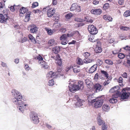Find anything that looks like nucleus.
Here are the masks:
<instances>
[{
	"mask_svg": "<svg viewBox=\"0 0 130 130\" xmlns=\"http://www.w3.org/2000/svg\"><path fill=\"white\" fill-rule=\"evenodd\" d=\"M91 12L92 14H100L102 12V10L99 9H94L91 10Z\"/></svg>",
	"mask_w": 130,
	"mask_h": 130,
	"instance_id": "2eb2a0df",
	"label": "nucleus"
},
{
	"mask_svg": "<svg viewBox=\"0 0 130 130\" xmlns=\"http://www.w3.org/2000/svg\"><path fill=\"white\" fill-rule=\"evenodd\" d=\"M99 3V1L97 0H94L93 1V4L94 5H96Z\"/></svg>",
	"mask_w": 130,
	"mask_h": 130,
	"instance_id": "e2e57ef3",
	"label": "nucleus"
},
{
	"mask_svg": "<svg viewBox=\"0 0 130 130\" xmlns=\"http://www.w3.org/2000/svg\"><path fill=\"white\" fill-rule=\"evenodd\" d=\"M30 32L32 33H36L38 29L36 26L35 25H32L30 26Z\"/></svg>",
	"mask_w": 130,
	"mask_h": 130,
	"instance_id": "a211bd4d",
	"label": "nucleus"
},
{
	"mask_svg": "<svg viewBox=\"0 0 130 130\" xmlns=\"http://www.w3.org/2000/svg\"><path fill=\"white\" fill-rule=\"evenodd\" d=\"M122 90V93L121 96V99L123 100L127 99L129 97H130V93L129 92H123Z\"/></svg>",
	"mask_w": 130,
	"mask_h": 130,
	"instance_id": "9b49d317",
	"label": "nucleus"
},
{
	"mask_svg": "<svg viewBox=\"0 0 130 130\" xmlns=\"http://www.w3.org/2000/svg\"><path fill=\"white\" fill-rule=\"evenodd\" d=\"M41 66L44 68L47 69L48 68V66L47 65V64L44 61L40 64Z\"/></svg>",
	"mask_w": 130,
	"mask_h": 130,
	"instance_id": "c85d7f7f",
	"label": "nucleus"
},
{
	"mask_svg": "<svg viewBox=\"0 0 130 130\" xmlns=\"http://www.w3.org/2000/svg\"><path fill=\"white\" fill-rule=\"evenodd\" d=\"M12 96L14 97L12 101L14 104L17 105L18 109L20 111L23 113L27 105L23 101H21L22 95L19 91L13 89L11 91Z\"/></svg>",
	"mask_w": 130,
	"mask_h": 130,
	"instance_id": "f257e3e1",
	"label": "nucleus"
},
{
	"mask_svg": "<svg viewBox=\"0 0 130 130\" xmlns=\"http://www.w3.org/2000/svg\"><path fill=\"white\" fill-rule=\"evenodd\" d=\"M88 30L89 33L92 35H95L98 32L96 27L92 25H89L88 27Z\"/></svg>",
	"mask_w": 130,
	"mask_h": 130,
	"instance_id": "423d86ee",
	"label": "nucleus"
},
{
	"mask_svg": "<svg viewBox=\"0 0 130 130\" xmlns=\"http://www.w3.org/2000/svg\"><path fill=\"white\" fill-rule=\"evenodd\" d=\"M55 75L57 77H59L63 75L62 72L61 71V69H58L57 72H55Z\"/></svg>",
	"mask_w": 130,
	"mask_h": 130,
	"instance_id": "5701e85b",
	"label": "nucleus"
},
{
	"mask_svg": "<svg viewBox=\"0 0 130 130\" xmlns=\"http://www.w3.org/2000/svg\"><path fill=\"white\" fill-rule=\"evenodd\" d=\"M73 100L74 101H77L75 103V106L76 108L82 106L83 105V103L84 102L83 100L80 99L78 95L75 96L73 98Z\"/></svg>",
	"mask_w": 130,
	"mask_h": 130,
	"instance_id": "20e7f679",
	"label": "nucleus"
},
{
	"mask_svg": "<svg viewBox=\"0 0 130 130\" xmlns=\"http://www.w3.org/2000/svg\"><path fill=\"white\" fill-rule=\"evenodd\" d=\"M108 42L110 43H111L114 42L115 40L113 38H111L110 39H109L107 40Z\"/></svg>",
	"mask_w": 130,
	"mask_h": 130,
	"instance_id": "6e6d98bb",
	"label": "nucleus"
},
{
	"mask_svg": "<svg viewBox=\"0 0 130 130\" xmlns=\"http://www.w3.org/2000/svg\"><path fill=\"white\" fill-rule=\"evenodd\" d=\"M94 88L95 89V92H97L102 91L103 88L102 86L100 84L98 83L95 84L94 86Z\"/></svg>",
	"mask_w": 130,
	"mask_h": 130,
	"instance_id": "f8f14e48",
	"label": "nucleus"
},
{
	"mask_svg": "<svg viewBox=\"0 0 130 130\" xmlns=\"http://www.w3.org/2000/svg\"><path fill=\"white\" fill-rule=\"evenodd\" d=\"M30 118L32 122L34 124H38L39 122V119L37 114L33 112L30 115Z\"/></svg>",
	"mask_w": 130,
	"mask_h": 130,
	"instance_id": "0eeeda50",
	"label": "nucleus"
},
{
	"mask_svg": "<svg viewBox=\"0 0 130 130\" xmlns=\"http://www.w3.org/2000/svg\"><path fill=\"white\" fill-rule=\"evenodd\" d=\"M97 120L98 123L99 125H102L105 124L104 121L102 120L101 117L100 116L97 117Z\"/></svg>",
	"mask_w": 130,
	"mask_h": 130,
	"instance_id": "dca6fc26",
	"label": "nucleus"
},
{
	"mask_svg": "<svg viewBox=\"0 0 130 130\" xmlns=\"http://www.w3.org/2000/svg\"><path fill=\"white\" fill-rule=\"evenodd\" d=\"M30 19V18H27L26 17H25V18L24 19L25 22H28Z\"/></svg>",
	"mask_w": 130,
	"mask_h": 130,
	"instance_id": "338daca9",
	"label": "nucleus"
},
{
	"mask_svg": "<svg viewBox=\"0 0 130 130\" xmlns=\"http://www.w3.org/2000/svg\"><path fill=\"white\" fill-rule=\"evenodd\" d=\"M93 35H90L89 38L88 39V40L90 41H92V40L94 38Z\"/></svg>",
	"mask_w": 130,
	"mask_h": 130,
	"instance_id": "69168bd1",
	"label": "nucleus"
},
{
	"mask_svg": "<svg viewBox=\"0 0 130 130\" xmlns=\"http://www.w3.org/2000/svg\"><path fill=\"white\" fill-rule=\"evenodd\" d=\"M101 73L107 79H108L109 77V75L107 72L103 70L101 71Z\"/></svg>",
	"mask_w": 130,
	"mask_h": 130,
	"instance_id": "7c9ffc66",
	"label": "nucleus"
},
{
	"mask_svg": "<svg viewBox=\"0 0 130 130\" xmlns=\"http://www.w3.org/2000/svg\"><path fill=\"white\" fill-rule=\"evenodd\" d=\"M88 97V101L91 103H95L94 107L96 108L100 107L103 102L104 97H98L94 99L92 95H89Z\"/></svg>",
	"mask_w": 130,
	"mask_h": 130,
	"instance_id": "f03ea898",
	"label": "nucleus"
},
{
	"mask_svg": "<svg viewBox=\"0 0 130 130\" xmlns=\"http://www.w3.org/2000/svg\"><path fill=\"white\" fill-rule=\"evenodd\" d=\"M31 12H29L28 13H26L25 17H26L27 18H30V15Z\"/></svg>",
	"mask_w": 130,
	"mask_h": 130,
	"instance_id": "680f3d73",
	"label": "nucleus"
},
{
	"mask_svg": "<svg viewBox=\"0 0 130 130\" xmlns=\"http://www.w3.org/2000/svg\"><path fill=\"white\" fill-rule=\"evenodd\" d=\"M57 61V63L58 64L59 66H61L62 64V62L61 61V59L60 58L59 59H58Z\"/></svg>",
	"mask_w": 130,
	"mask_h": 130,
	"instance_id": "49530a36",
	"label": "nucleus"
},
{
	"mask_svg": "<svg viewBox=\"0 0 130 130\" xmlns=\"http://www.w3.org/2000/svg\"><path fill=\"white\" fill-rule=\"evenodd\" d=\"M56 9H50L47 11V14L48 17L50 18L52 17L55 13Z\"/></svg>",
	"mask_w": 130,
	"mask_h": 130,
	"instance_id": "ddd939ff",
	"label": "nucleus"
},
{
	"mask_svg": "<svg viewBox=\"0 0 130 130\" xmlns=\"http://www.w3.org/2000/svg\"><path fill=\"white\" fill-rule=\"evenodd\" d=\"M46 77L47 78H55L57 77L55 73V72H53L52 71L49 72L46 75Z\"/></svg>",
	"mask_w": 130,
	"mask_h": 130,
	"instance_id": "4468645a",
	"label": "nucleus"
},
{
	"mask_svg": "<svg viewBox=\"0 0 130 130\" xmlns=\"http://www.w3.org/2000/svg\"><path fill=\"white\" fill-rule=\"evenodd\" d=\"M45 29L47 32L48 34L49 35H51L53 33V31L51 29L48 28H45Z\"/></svg>",
	"mask_w": 130,
	"mask_h": 130,
	"instance_id": "473e14b6",
	"label": "nucleus"
},
{
	"mask_svg": "<svg viewBox=\"0 0 130 130\" xmlns=\"http://www.w3.org/2000/svg\"><path fill=\"white\" fill-rule=\"evenodd\" d=\"M123 78L121 77H120L118 80V82L119 83L121 84H120V85L121 86L122 85Z\"/></svg>",
	"mask_w": 130,
	"mask_h": 130,
	"instance_id": "603ef678",
	"label": "nucleus"
},
{
	"mask_svg": "<svg viewBox=\"0 0 130 130\" xmlns=\"http://www.w3.org/2000/svg\"><path fill=\"white\" fill-rule=\"evenodd\" d=\"M71 68L72 69V66H71L70 67H67L66 69L65 70L66 72H68Z\"/></svg>",
	"mask_w": 130,
	"mask_h": 130,
	"instance_id": "bf43d9fd",
	"label": "nucleus"
},
{
	"mask_svg": "<svg viewBox=\"0 0 130 130\" xmlns=\"http://www.w3.org/2000/svg\"><path fill=\"white\" fill-rule=\"evenodd\" d=\"M74 20L75 21L77 22H82L84 21L83 19H82L79 18H76L74 19Z\"/></svg>",
	"mask_w": 130,
	"mask_h": 130,
	"instance_id": "864d4df0",
	"label": "nucleus"
},
{
	"mask_svg": "<svg viewBox=\"0 0 130 130\" xmlns=\"http://www.w3.org/2000/svg\"><path fill=\"white\" fill-rule=\"evenodd\" d=\"M105 62L106 63L110 65H111L113 64L112 61L110 60H106Z\"/></svg>",
	"mask_w": 130,
	"mask_h": 130,
	"instance_id": "c03bdc74",
	"label": "nucleus"
},
{
	"mask_svg": "<svg viewBox=\"0 0 130 130\" xmlns=\"http://www.w3.org/2000/svg\"><path fill=\"white\" fill-rule=\"evenodd\" d=\"M72 69L74 72L76 73H79L80 70V67L78 66H72Z\"/></svg>",
	"mask_w": 130,
	"mask_h": 130,
	"instance_id": "f3484780",
	"label": "nucleus"
},
{
	"mask_svg": "<svg viewBox=\"0 0 130 130\" xmlns=\"http://www.w3.org/2000/svg\"><path fill=\"white\" fill-rule=\"evenodd\" d=\"M118 96L113 95V97L109 100V102L111 103H115L117 101V100L116 99V98Z\"/></svg>",
	"mask_w": 130,
	"mask_h": 130,
	"instance_id": "aec40b11",
	"label": "nucleus"
},
{
	"mask_svg": "<svg viewBox=\"0 0 130 130\" xmlns=\"http://www.w3.org/2000/svg\"><path fill=\"white\" fill-rule=\"evenodd\" d=\"M48 44L51 46L55 44V42L54 40L53 39H51L49 40L48 42Z\"/></svg>",
	"mask_w": 130,
	"mask_h": 130,
	"instance_id": "c9c22d12",
	"label": "nucleus"
},
{
	"mask_svg": "<svg viewBox=\"0 0 130 130\" xmlns=\"http://www.w3.org/2000/svg\"><path fill=\"white\" fill-rule=\"evenodd\" d=\"M110 109V107L107 104H104L102 107V109L103 111L105 112L108 111Z\"/></svg>",
	"mask_w": 130,
	"mask_h": 130,
	"instance_id": "b1692460",
	"label": "nucleus"
},
{
	"mask_svg": "<svg viewBox=\"0 0 130 130\" xmlns=\"http://www.w3.org/2000/svg\"><path fill=\"white\" fill-rule=\"evenodd\" d=\"M38 5V3L37 2H34L32 4V8H35Z\"/></svg>",
	"mask_w": 130,
	"mask_h": 130,
	"instance_id": "3c124183",
	"label": "nucleus"
},
{
	"mask_svg": "<svg viewBox=\"0 0 130 130\" xmlns=\"http://www.w3.org/2000/svg\"><path fill=\"white\" fill-rule=\"evenodd\" d=\"M103 18L105 20H108L109 21H111L112 20V18L110 16L107 15H104Z\"/></svg>",
	"mask_w": 130,
	"mask_h": 130,
	"instance_id": "cd10ccee",
	"label": "nucleus"
},
{
	"mask_svg": "<svg viewBox=\"0 0 130 130\" xmlns=\"http://www.w3.org/2000/svg\"><path fill=\"white\" fill-rule=\"evenodd\" d=\"M27 38L26 37H24L23 38L21 39L20 40H19V42H20L23 43L27 41Z\"/></svg>",
	"mask_w": 130,
	"mask_h": 130,
	"instance_id": "58836bf2",
	"label": "nucleus"
},
{
	"mask_svg": "<svg viewBox=\"0 0 130 130\" xmlns=\"http://www.w3.org/2000/svg\"><path fill=\"white\" fill-rule=\"evenodd\" d=\"M85 83L87 85L89 86H90L92 84L91 81L88 79H87L85 80Z\"/></svg>",
	"mask_w": 130,
	"mask_h": 130,
	"instance_id": "f704fd0d",
	"label": "nucleus"
},
{
	"mask_svg": "<svg viewBox=\"0 0 130 130\" xmlns=\"http://www.w3.org/2000/svg\"><path fill=\"white\" fill-rule=\"evenodd\" d=\"M80 7L78 6V7L76 9V10L78 12L80 11H81V9L80 8Z\"/></svg>",
	"mask_w": 130,
	"mask_h": 130,
	"instance_id": "774afa93",
	"label": "nucleus"
},
{
	"mask_svg": "<svg viewBox=\"0 0 130 130\" xmlns=\"http://www.w3.org/2000/svg\"><path fill=\"white\" fill-rule=\"evenodd\" d=\"M69 87L70 91L73 92L76 90L83 89L84 87L83 82L82 81H79L78 82L77 84L70 85Z\"/></svg>",
	"mask_w": 130,
	"mask_h": 130,
	"instance_id": "7ed1b4c3",
	"label": "nucleus"
},
{
	"mask_svg": "<svg viewBox=\"0 0 130 130\" xmlns=\"http://www.w3.org/2000/svg\"><path fill=\"white\" fill-rule=\"evenodd\" d=\"M97 67V65L96 64H94L92 66L90 69L89 70L90 73H92L95 71Z\"/></svg>",
	"mask_w": 130,
	"mask_h": 130,
	"instance_id": "393cba45",
	"label": "nucleus"
},
{
	"mask_svg": "<svg viewBox=\"0 0 130 130\" xmlns=\"http://www.w3.org/2000/svg\"><path fill=\"white\" fill-rule=\"evenodd\" d=\"M73 15V14L71 13H68L65 15L66 19L67 20H68L71 19Z\"/></svg>",
	"mask_w": 130,
	"mask_h": 130,
	"instance_id": "c756f323",
	"label": "nucleus"
},
{
	"mask_svg": "<svg viewBox=\"0 0 130 130\" xmlns=\"http://www.w3.org/2000/svg\"><path fill=\"white\" fill-rule=\"evenodd\" d=\"M60 47L59 46H56L52 48V53L58 54V53L60 51Z\"/></svg>",
	"mask_w": 130,
	"mask_h": 130,
	"instance_id": "412c9836",
	"label": "nucleus"
},
{
	"mask_svg": "<svg viewBox=\"0 0 130 130\" xmlns=\"http://www.w3.org/2000/svg\"><path fill=\"white\" fill-rule=\"evenodd\" d=\"M28 11V9L24 7H22L20 10V12L21 14H23L26 12Z\"/></svg>",
	"mask_w": 130,
	"mask_h": 130,
	"instance_id": "bb28decb",
	"label": "nucleus"
},
{
	"mask_svg": "<svg viewBox=\"0 0 130 130\" xmlns=\"http://www.w3.org/2000/svg\"><path fill=\"white\" fill-rule=\"evenodd\" d=\"M123 15L126 17L130 16V10L126 11L124 12Z\"/></svg>",
	"mask_w": 130,
	"mask_h": 130,
	"instance_id": "72a5a7b5",
	"label": "nucleus"
},
{
	"mask_svg": "<svg viewBox=\"0 0 130 130\" xmlns=\"http://www.w3.org/2000/svg\"><path fill=\"white\" fill-rule=\"evenodd\" d=\"M101 130H107L108 126L105 124L102 125Z\"/></svg>",
	"mask_w": 130,
	"mask_h": 130,
	"instance_id": "37998d69",
	"label": "nucleus"
},
{
	"mask_svg": "<svg viewBox=\"0 0 130 130\" xmlns=\"http://www.w3.org/2000/svg\"><path fill=\"white\" fill-rule=\"evenodd\" d=\"M15 6V5H14L13 6L9 5L8 7L11 11L13 12L15 10L14 7Z\"/></svg>",
	"mask_w": 130,
	"mask_h": 130,
	"instance_id": "09e8293b",
	"label": "nucleus"
},
{
	"mask_svg": "<svg viewBox=\"0 0 130 130\" xmlns=\"http://www.w3.org/2000/svg\"><path fill=\"white\" fill-rule=\"evenodd\" d=\"M118 3L120 5H123L124 3V0H118Z\"/></svg>",
	"mask_w": 130,
	"mask_h": 130,
	"instance_id": "5fc2aeb1",
	"label": "nucleus"
},
{
	"mask_svg": "<svg viewBox=\"0 0 130 130\" xmlns=\"http://www.w3.org/2000/svg\"><path fill=\"white\" fill-rule=\"evenodd\" d=\"M28 37L30 40L32 42L34 43H36V42L35 41V38L32 36L31 34H29L28 36Z\"/></svg>",
	"mask_w": 130,
	"mask_h": 130,
	"instance_id": "2f4dec72",
	"label": "nucleus"
},
{
	"mask_svg": "<svg viewBox=\"0 0 130 130\" xmlns=\"http://www.w3.org/2000/svg\"><path fill=\"white\" fill-rule=\"evenodd\" d=\"M119 87L118 86H116L111 88L110 90V92L111 93H114V95L119 96L120 95V92L118 91Z\"/></svg>",
	"mask_w": 130,
	"mask_h": 130,
	"instance_id": "9d476101",
	"label": "nucleus"
},
{
	"mask_svg": "<svg viewBox=\"0 0 130 130\" xmlns=\"http://www.w3.org/2000/svg\"><path fill=\"white\" fill-rule=\"evenodd\" d=\"M119 52V50H115L112 51V53L113 54L115 55L118 53Z\"/></svg>",
	"mask_w": 130,
	"mask_h": 130,
	"instance_id": "4d7b16f0",
	"label": "nucleus"
},
{
	"mask_svg": "<svg viewBox=\"0 0 130 130\" xmlns=\"http://www.w3.org/2000/svg\"><path fill=\"white\" fill-rule=\"evenodd\" d=\"M78 4L76 3H74L73 4L70 8V10L71 11H73L75 10L78 7Z\"/></svg>",
	"mask_w": 130,
	"mask_h": 130,
	"instance_id": "a878e982",
	"label": "nucleus"
},
{
	"mask_svg": "<svg viewBox=\"0 0 130 130\" xmlns=\"http://www.w3.org/2000/svg\"><path fill=\"white\" fill-rule=\"evenodd\" d=\"M66 30L65 28H62L60 30V32L64 33L65 32Z\"/></svg>",
	"mask_w": 130,
	"mask_h": 130,
	"instance_id": "0e129e2a",
	"label": "nucleus"
},
{
	"mask_svg": "<svg viewBox=\"0 0 130 130\" xmlns=\"http://www.w3.org/2000/svg\"><path fill=\"white\" fill-rule=\"evenodd\" d=\"M34 58L35 59L37 60H38V62L39 64L40 63L44 61L43 57L40 55H38L35 57H34Z\"/></svg>",
	"mask_w": 130,
	"mask_h": 130,
	"instance_id": "4be33fe9",
	"label": "nucleus"
},
{
	"mask_svg": "<svg viewBox=\"0 0 130 130\" xmlns=\"http://www.w3.org/2000/svg\"><path fill=\"white\" fill-rule=\"evenodd\" d=\"M123 48L124 49L126 50L127 51H130V46H126L125 47H123Z\"/></svg>",
	"mask_w": 130,
	"mask_h": 130,
	"instance_id": "13d9d810",
	"label": "nucleus"
},
{
	"mask_svg": "<svg viewBox=\"0 0 130 130\" xmlns=\"http://www.w3.org/2000/svg\"><path fill=\"white\" fill-rule=\"evenodd\" d=\"M8 20V17L7 14L4 15L0 14V22L1 23H5Z\"/></svg>",
	"mask_w": 130,
	"mask_h": 130,
	"instance_id": "1a4fd4ad",
	"label": "nucleus"
},
{
	"mask_svg": "<svg viewBox=\"0 0 130 130\" xmlns=\"http://www.w3.org/2000/svg\"><path fill=\"white\" fill-rule=\"evenodd\" d=\"M70 35L64 34L61 35L60 37V40L61 41V43L63 45L66 44L67 43L66 41L67 40V38L71 36Z\"/></svg>",
	"mask_w": 130,
	"mask_h": 130,
	"instance_id": "39448f33",
	"label": "nucleus"
},
{
	"mask_svg": "<svg viewBox=\"0 0 130 130\" xmlns=\"http://www.w3.org/2000/svg\"><path fill=\"white\" fill-rule=\"evenodd\" d=\"M122 76L123 77L125 78H126L127 77V73L126 72L123 73L122 75Z\"/></svg>",
	"mask_w": 130,
	"mask_h": 130,
	"instance_id": "052dcab7",
	"label": "nucleus"
},
{
	"mask_svg": "<svg viewBox=\"0 0 130 130\" xmlns=\"http://www.w3.org/2000/svg\"><path fill=\"white\" fill-rule=\"evenodd\" d=\"M50 57L52 59H53L56 60H57L58 59H59L60 58V57L59 54L54 53H52Z\"/></svg>",
	"mask_w": 130,
	"mask_h": 130,
	"instance_id": "6ab92c4d",
	"label": "nucleus"
},
{
	"mask_svg": "<svg viewBox=\"0 0 130 130\" xmlns=\"http://www.w3.org/2000/svg\"><path fill=\"white\" fill-rule=\"evenodd\" d=\"M24 65V68L26 71H28L30 70V68L27 64H25Z\"/></svg>",
	"mask_w": 130,
	"mask_h": 130,
	"instance_id": "a19ab883",
	"label": "nucleus"
},
{
	"mask_svg": "<svg viewBox=\"0 0 130 130\" xmlns=\"http://www.w3.org/2000/svg\"><path fill=\"white\" fill-rule=\"evenodd\" d=\"M127 59V63L129 66H130V56L127 55L126 56Z\"/></svg>",
	"mask_w": 130,
	"mask_h": 130,
	"instance_id": "79ce46f5",
	"label": "nucleus"
},
{
	"mask_svg": "<svg viewBox=\"0 0 130 130\" xmlns=\"http://www.w3.org/2000/svg\"><path fill=\"white\" fill-rule=\"evenodd\" d=\"M95 51L96 53H99L102 51L101 48L100 47H97L96 48Z\"/></svg>",
	"mask_w": 130,
	"mask_h": 130,
	"instance_id": "4c0bfd02",
	"label": "nucleus"
},
{
	"mask_svg": "<svg viewBox=\"0 0 130 130\" xmlns=\"http://www.w3.org/2000/svg\"><path fill=\"white\" fill-rule=\"evenodd\" d=\"M118 57L120 59H123L125 57V55L123 53H120L118 54Z\"/></svg>",
	"mask_w": 130,
	"mask_h": 130,
	"instance_id": "8fccbe9b",
	"label": "nucleus"
},
{
	"mask_svg": "<svg viewBox=\"0 0 130 130\" xmlns=\"http://www.w3.org/2000/svg\"><path fill=\"white\" fill-rule=\"evenodd\" d=\"M83 55L85 57V58L83 60L84 62L86 63H88L93 61V60H92L88 59L90 55V54L89 53L86 52Z\"/></svg>",
	"mask_w": 130,
	"mask_h": 130,
	"instance_id": "6e6552de",
	"label": "nucleus"
},
{
	"mask_svg": "<svg viewBox=\"0 0 130 130\" xmlns=\"http://www.w3.org/2000/svg\"><path fill=\"white\" fill-rule=\"evenodd\" d=\"M42 10L41 8L39 9L34 10L33 11V12L35 13H40L41 11Z\"/></svg>",
	"mask_w": 130,
	"mask_h": 130,
	"instance_id": "a18cd8bd",
	"label": "nucleus"
},
{
	"mask_svg": "<svg viewBox=\"0 0 130 130\" xmlns=\"http://www.w3.org/2000/svg\"><path fill=\"white\" fill-rule=\"evenodd\" d=\"M54 80L53 79H52L49 81L48 85L50 86H52L54 85Z\"/></svg>",
	"mask_w": 130,
	"mask_h": 130,
	"instance_id": "ea45409f",
	"label": "nucleus"
},
{
	"mask_svg": "<svg viewBox=\"0 0 130 130\" xmlns=\"http://www.w3.org/2000/svg\"><path fill=\"white\" fill-rule=\"evenodd\" d=\"M77 63L78 64L82 65L83 64V62L81 59L78 58L77 60Z\"/></svg>",
	"mask_w": 130,
	"mask_h": 130,
	"instance_id": "e433bc0d",
	"label": "nucleus"
},
{
	"mask_svg": "<svg viewBox=\"0 0 130 130\" xmlns=\"http://www.w3.org/2000/svg\"><path fill=\"white\" fill-rule=\"evenodd\" d=\"M110 80L107 79L103 83V84L104 86L108 85L110 82Z\"/></svg>",
	"mask_w": 130,
	"mask_h": 130,
	"instance_id": "de8ad7c7",
	"label": "nucleus"
}]
</instances>
